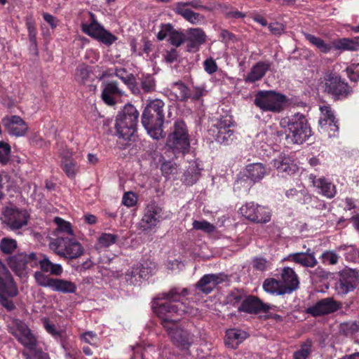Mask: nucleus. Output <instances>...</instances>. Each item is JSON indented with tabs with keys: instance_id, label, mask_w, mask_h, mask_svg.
Returning <instances> with one entry per match:
<instances>
[{
	"instance_id": "1",
	"label": "nucleus",
	"mask_w": 359,
	"mask_h": 359,
	"mask_svg": "<svg viewBox=\"0 0 359 359\" xmlns=\"http://www.w3.org/2000/svg\"><path fill=\"white\" fill-rule=\"evenodd\" d=\"M187 294L186 288H172L168 293L158 295L152 304L154 313L161 320L173 343L182 348L189 347L193 342L192 335L177 325L179 316L183 313H192L183 302Z\"/></svg>"
},
{
	"instance_id": "2",
	"label": "nucleus",
	"mask_w": 359,
	"mask_h": 359,
	"mask_svg": "<svg viewBox=\"0 0 359 359\" xmlns=\"http://www.w3.org/2000/svg\"><path fill=\"white\" fill-rule=\"evenodd\" d=\"M280 125L284 129L287 144H302L311 136V130L306 118L296 114L287 119H283Z\"/></svg>"
},
{
	"instance_id": "3",
	"label": "nucleus",
	"mask_w": 359,
	"mask_h": 359,
	"mask_svg": "<svg viewBox=\"0 0 359 359\" xmlns=\"http://www.w3.org/2000/svg\"><path fill=\"white\" fill-rule=\"evenodd\" d=\"M164 106V102L159 99L151 100L147 105L142 114V123L143 126L148 134L156 140H159L163 137Z\"/></svg>"
},
{
	"instance_id": "4",
	"label": "nucleus",
	"mask_w": 359,
	"mask_h": 359,
	"mask_svg": "<svg viewBox=\"0 0 359 359\" xmlns=\"http://www.w3.org/2000/svg\"><path fill=\"white\" fill-rule=\"evenodd\" d=\"M165 148L175 156H183L189 151L190 136L187 125L182 120L174 122L167 137Z\"/></svg>"
},
{
	"instance_id": "5",
	"label": "nucleus",
	"mask_w": 359,
	"mask_h": 359,
	"mask_svg": "<svg viewBox=\"0 0 359 359\" xmlns=\"http://www.w3.org/2000/svg\"><path fill=\"white\" fill-rule=\"evenodd\" d=\"M138 117L136 108L133 104H126L116 118V135L125 140H130L135 132Z\"/></svg>"
},
{
	"instance_id": "6",
	"label": "nucleus",
	"mask_w": 359,
	"mask_h": 359,
	"mask_svg": "<svg viewBox=\"0 0 359 359\" xmlns=\"http://www.w3.org/2000/svg\"><path fill=\"white\" fill-rule=\"evenodd\" d=\"M49 248L58 256L69 259L81 257L84 251L83 246L78 241L62 236L52 239L49 243Z\"/></svg>"
},
{
	"instance_id": "7",
	"label": "nucleus",
	"mask_w": 359,
	"mask_h": 359,
	"mask_svg": "<svg viewBox=\"0 0 359 359\" xmlns=\"http://www.w3.org/2000/svg\"><path fill=\"white\" fill-rule=\"evenodd\" d=\"M286 101L285 96L273 90H260L254 100L255 104L264 111L279 112Z\"/></svg>"
},
{
	"instance_id": "8",
	"label": "nucleus",
	"mask_w": 359,
	"mask_h": 359,
	"mask_svg": "<svg viewBox=\"0 0 359 359\" xmlns=\"http://www.w3.org/2000/svg\"><path fill=\"white\" fill-rule=\"evenodd\" d=\"M82 31L89 36L97 40L106 46H111L117 40V37L105 29L95 19V15L90 13V21L82 22Z\"/></svg>"
},
{
	"instance_id": "9",
	"label": "nucleus",
	"mask_w": 359,
	"mask_h": 359,
	"mask_svg": "<svg viewBox=\"0 0 359 359\" xmlns=\"http://www.w3.org/2000/svg\"><path fill=\"white\" fill-rule=\"evenodd\" d=\"M154 263L145 261L133 265L123 273L120 278L129 285H139L141 280L148 278L154 273Z\"/></svg>"
},
{
	"instance_id": "10",
	"label": "nucleus",
	"mask_w": 359,
	"mask_h": 359,
	"mask_svg": "<svg viewBox=\"0 0 359 359\" xmlns=\"http://www.w3.org/2000/svg\"><path fill=\"white\" fill-rule=\"evenodd\" d=\"M9 332L25 348L33 351L36 344L35 337L26 324L18 319H13L8 325Z\"/></svg>"
},
{
	"instance_id": "11",
	"label": "nucleus",
	"mask_w": 359,
	"mask_h": 359,
	"mask_svg": "<svg viewBox=\"0 0 359 359\" xmlns=\"http://www.w3.org/2000/svg\"><path fill=\"white\" fill-rule=\"evenodd\" d=\"M233 125L231 116H224L209 130V133L217 142L221 144H229L233 140L234 131L231 129Z\"/></svg>"
},
{
	"instance_id": "12",
	"label": "nucleus",
	"mask_w": 359,
	"mask_h": 359,
	"mask_svg": "<svg viewBox=\"0 0 359 359\" xmlns=\"http://www.w3.org/2000/svg\"><path fill=\"white\" fill-rule=\"evenodd\" d=\"M29 216V213L25 209L15 206L6 207L3 211L2 221L11 229L16 230L27 224Z\"/></svg>"
},
{
	"instance_id": "13",
	"label": "nucleus",
	"mask_w": 359,
	"mask_h": 359,
	"mask_svg": "<svg viewBox=\"0 0 359 359\" xmlns=\"http://www.w3.org/2000/svg\"><path fill=\"white\" fill-rule=\"evenodd\" d=\"M7 263L16 275L22 276L27 273L29 267L32 268L38 265V258L34 252L29 255L21 252L9 257Z\"/></svg>"
},
{
	"instance_id": "14",
	"label": "nucleus",
	"mask_w": 359,
	"mask_h": 359,
	"mask_svg": "<svg viewBox=\"0 0 359 359\" xmlns=\"http://www.w3.org/2000/svg\"><path fill=\"white\" fill-rule=\"evenodd\" d=\"M167 217L168 215L162 208L155 203H150L144 210L140 225L144 231L151 230Z\"/></svg>"
},
{
	"instance_id": "15",
	"label": "nucleus",
	"mask_w": 359,
	"mask_h": 359,
	"mask_svg": "<svg viewBox=\"0 0 359 359\" xmlns=\"http://www.w3.org/2000/svg\"><path fill=\"white\" fill-rule=\"evenodd\" d=\"M239 210L243 217L254 222L267 223L271 220V214L269 208L253 202L246 203Z\"/></svg>"
},
{
	"instance_id": "16",
	"label": "nucleus",
	"mask_w": 359,
	"mask_h": 359,
	"mask_svg": "<svg viewBox=\"0 0 359 359\" xmlns=\"http://www.w3.org/2000/svg\"><path fill=\"white\" fill-rule=\"evenodd\" d=\"M325 81V90L337 99L346 97L352 91L348 83L334 74H328Z\"/></svg>"
},
{
	"instance_id": "17",
	"label": "nucleus",
	"mask_w": 359,
	"mask_h": 359,
	"mask_svg": "<svg viewBox=\"0 0 359 359\" xmlns=\"http://www.w3.org/2000/svg\"><path fill=\"white\" fill-rule=\"evenodd\" d=\"M359 283L357 273L352 269L344 270L339 273V278L335 283L336 292L340 295H345L353 291Z\"/></svg>"
},
{
	"instance_id": "18",
	"label": "nucleus",
	"mask_w": 359,
	"mask_h": 359,
	"mask_svg": "<svg viewBox=\"0 0 359 359\" xmlns=\"http://www.w3.org/2000/svg\"><path fill=\"white\" fill-rule=\"evenodd\" d=\"M18 293V288L10 273L6 274L5 279L0 278V302L8 310H13L15 306L13 302L8 299L5 295L15 297Z\"/></svg>"
},
{
	"instance_id": "19",
	"label": "nucleus",
	"mask_w": 359,
	"mask_h": 359,
	"mask_svg": "<svg viewBox=\"0 0 359 359\" xmlns=\"http://www.w3.org/2000/svg\"><path fill=\"white\" fill-rule=\"evenodd\" d=\"M271 165L282 177L291 175L297 170V166L292 158L288 154L284 153L280 154L276 158H273Z\"/></svg>"
},
{
	"instance_id": "20",
	"label": "nucleus",
	"mask_w": 359,
	"mask_h": 359,
	"mask_svg": "<svg viewBox=\"0 0 359 359\" xmlns=\"http://www.w3.org/2000/svg\"><path fill=\"white\" fill-rule=\"evenodd\" d=\"M320 126L328 133L330 137L335 136V133L338 131L339 126L331 107L328 105L320 106Z\"/></svg>"
},
{
	"instance_id": "21",
	"label": "nucleus",
	"mask_w": 359,
	"mask_h": 359,
	"mask_svg": "<svg viewBox=\"0 0 359 359\" xmlns=\"http://www.w3.org/2000/svg\"><path fill=\"white\" fill-rule=\"evenodd\" d=\"M2 123L10 135L16 137L24 136L28 130L27 123L18 116H6Z\"/></svg>"
},
{
	"instance_id": "22",
	"label": "nucleus",
	"mask_w": 359,
	"mask_h": 359,
	"mask_svg": "<svg viewBox=\"0 0 359 359\" xmlns=\"http://www.w3.org/2000/svg\"><path fill=\"white\" fill-rule=\"evenodd\" d=\"M339 309V304L332 298H325L308 309V312L314 316L333 313Z\"/></svg>"
},
{
	"instance_id": "23",
	"label": "nucleus",
	"mask_w": 359,
	"mask_h": 359,
	"mask_svg": "<svg viewBox=\"0 0 359 359\" xmlns=\"http://www.w3.org/2000/svg\"><path fill=\"white\" fill-rule=\"evenodd\" d=\"M285 259L306 268H313L318 264L315 253L310 248H308L306 252L290 254Z\"/></svg>"
},
{
	"instance_id": "24",
	"label": "nucleus",
	"mask_w": 359,
	"mask_h": 359,
	"mask_svg": "<svg viewBox=\"0 0 359 359\" xmlns=\"http://www.w3.org/2000/svg\"><path fill=\"white\" fill-rule=\"evenodd\" d=\"M281 286L283 287V292L291 293L299 286V279L294 271L290 267H285L282 269L280 279L279 280Z\"/></svg>"
},
{
	"instance_id": "25",
	"label": "nucleus",
	"mask_w": 359,
	"mask_h": 359,
	"mask_svg": "<svg viewBox=\"0 0 359 359\" xmlns=\"http://www.w3.org/2000/svg\"><path fill=\"white\" fill-rule=\"evenodd\" d=\"M123 94L124 92L118 87L117 83L111 81L104 85L102 97L106 104L111 106L115 104Z\"/></svg>"
},
{
	"instance_id": "26",
	"label": "nucleus",
	"mask_w": 359,
	"mask_h": 359,
	"mask_svg": "<svg viewBox=\"0 0 359 359\" xmlns=\"http://www.w3.org/2000/svg\"><path fill=\"white\" fill-rule=\"evenodd\" d=\"M271 63L269 61H259L253 65L244 78L246 83H254L261 80L270 69Z\"/></svg>"
},
{
	"instance_id": "27",
	"label": "nucleus",
	"mask_w": 359,
	"mask_h": 359,
	"mask_svg": "<svg viewBox=\"0 0 359 359\" xmlns=\"http://www.w3.org/2000/svg\"><path fill=\"white\" fill-rule=\"evenodd\" d=\"M224 280V276L221 274H206L198 282L197 288L205 294H209Z\"/></svg>"
},
{
	"instance_id": "28",
	"label": "nucleus",
	"mask_w": 359,
	"mask_h": 359,
	"mask_svg": "<svg viewBox=\"0 0 359 359\" xmlns=\"http://www.w3.org/2000/svg\"><path fill=\"white\" fill-rule=\"evenodd\" d=\"M266 174L264 165L260 163H251L246 166L245 175L253 182L262 180Z\"/></svg>"
},
{
	"instance_id": "29",
	"label": "nucleus",
	"mask_w": 359,
	"mask_h": 359,
	"mask_svg": "<svg viewBox=\"0 0 359 359\" xmlns=\"http://www.w3.org/2000/svg\"><path fill=\"white\" fill-rule=\"evenodd\" d=\"M247 337L248 334L245 331L231 329L226 332L225 344L229 348H236Z\"/></svg>"
},
{
	"instance_id": "30",
	"label": "nucleus",
	"mask_w": 359,
	"mask_h": 359,
	"mask_svg": "<svg viewBox=\"0 0 359 359\" xmlns=\"http://www.w3.org/2000/svg\"><path fill=\"white\" fill-rule=\"evenodd\" d=\"M186 41L189 50L194 48L198 49L205 41V33L199 28L190 29L188 31Z\"/></svg>"
},
{
	"instance_id": "31",
	"label": "nucleus",
	"mask_w": 359,
	"mask_h": 359,
	"mask_svg": "<svg viewBox=\"0 0 359 359\" xmlns=\"http://www.w3.org/2000/svg\"><path fill=\"white\" fill-rule=\"evenodd\" d=\"M314 187L320 190V193L328 198H333L337 193L335 186L324 177L313 180Z\"/></svg>"
},
{
	"instance_id": "32",
	"label": "nucleus",
	"mask_w": 359,
	"mask_h": 359,
	"mask_svg": "<svg viewBox=\"0 0 359 359\" xmlns=\"http://www.w3.org/2000/svg\"><path fill=\"white\" fill-rule=\"evenodd\" d=\"M50 289L53 291L61 293H74L76 290V285L74 283L60 278H53Z\"/></svg>"
},
{
	"instance_id": "33",
	"label": "nucleus",
	"mask_w": 359,
	"mask_h": 359,
	"mask_svg": "<svg viewBox=\"0 0 359 359\" xmlns=\"http://www.w3.org/2000/svg\"><path fill=\"white\" fill-rule=\"evenodd\" d=\"M264 309L263 304L255 297H248L243 300L239 311L247 313H257Z\"/></svg>"
},
{
	"instance_id": "34",
	"label": "nucleus",
	"mask_w": 359,
	"mask_h": 359,
	"mask_svg": "<svg viewBox=\"0 0 359 359\" xmlns=\"http://www.w3.org/2000/svg\"><path fill=\"white\" fill-rule=\"evenodd\" d=\"M333 48L341 51H355L359 49V43L355 39L343 38L332 41Z\"/></svg>"
},
{
	"instance_id": "35",
	"label": "nucleus",
	"mask_w": 359,
	"mask_h": 359,
	"mask_svg": "<svg viewBox=\"0 0 359 359\" xmlns=\"http://www.w3.org/2000/svg\"><path fill=\"white\" fill-rule=\"evenodd\" d=\"M281 135H283L279 131L275 132L271 128H269L257 135L255 142L257 143L264 142L266 144H271L274 142L273 138L276 139L275 141L276 142L277 137Z\"/></svg>"
},
{
	"instance_id": "36",
	"label": "nucleus",
	"mask_w": 359,
	"mask_h": 359,
	"mask_svg": "<svg viewBox=\"0 0 359 359\" xmlns=\"http://www.w3.org/2000/svg\"><path fill=\"white\" fill-rule=\"evenodd\" d=\"M38 264H40L41 269L52 275L60 276L63 271L62 267L60 264H54L45 257L43 259L39 260Z\"/></svg>"
},
{
	"instance_id": "37",
	"label": "nucleus",
	"mask_w": 359,
	"mask_h": 359,
	"mask_svg": "<svg viewBox=\"0 0 359 359\" xmlns=\"http://www.w3.org/2000/svg\"><path fill=\"white\" fill-rule=\"evenodd\" d=\"M200 174V169L197 163L191 162L184 173V182L188 185H192L198 181Z\"/></svg>"
},
{
	"instance_id": "38",
	"label": "nucleus",
	"mask_w": 359,
	"mask_h": 359,
	"mask_svg": "<svg viewBox=\"0 0 359 359\" xmlns=\"http://www.w3.org/2000/svg\"><path fill=\"white\" fill-rule=\"evenodd\" d=\"M304 35L305 39L309 41L310 43L323 53H328L333 48L332 43H327L319 37L308 33H304Z\"/></svg>"
},
{
	"instance_id": "39",
	"label": "nucleus",
	"mask_w": 359,
	"mask_h": 359,
	"mask_svg": "<svg viewBox=\"0 0 359 359\" xmlns=\"http://www.w3.org/2000/svg\"><path fill=\"white\" fill-rule=\"evenodd\" d=\"M170 90L175 98L182 101L189 98V90L182 81L175 82L170 86Z\"/></svg>"
},
{
	"instance_id": "40",
	"label": "nucleus",
	"mask_w": 359,
	"mask_h": 359,
	"mask_svg": "<svg viewBox=\"0 0 359 359\" xmlns=\"http://www.w3.org/2000/svg\"><path fill=\"white\" fill-rule=\"evenodd\" d=\"M263 288L266 292L270 294H287L286 292H283V287L281 286L280 281L274 278H269L265 280L263 284Z\"/></svg>"
},
{
	"instance_id": "41",
	"label": "nucleus",
	"mask_w": 359,
	"mask_h": 359,
	"mask_svg": "<svg viewBox=\"0 0 359 359\" xmlns=\"http://www.w3.org/2000/svg\"><path fill=\"white\" fill-rule=\"evenodd\" d=\"M339 251H345V258L347 261L355 262L359 258V248L353 245H341L337 247Z\"/></svg>"
},
{
	"instance_id": "42",
	"label": "nucleus",
	"mask_w": 359,
	"mask_h": 359,
	"mask_svg": "<svg viewBox=\"0 0 359 359\" xmlns=\"http://www.w3.org/2000/svg\"><path fill=\"white\" fill-rule=\"evenodd\" d=\"M17 242L15 240L10 238H4L0 242V249L4 254H11L17 248Z\"/></svg>"
},
{
	"instance_id": "43",
	"label": "nucleus",
	"mask_w": 359,
	"mask_h": 359,
	"mask_svg": "<svg viewBox=\"0 0 359 359\" xmlns=\"http://www.w3.org/2000/svg\"><path fill=\"white\" fill-rule=\"evenodd\" d=\"M320 259L323 264L335 265L338 263L339 256L334 251H325L320 256Z\"/></svg>"
},
{
	"instance_id": "44",
	"label": "nucleus",
	"mask_w": 359,
	"mask_h": 359,
	"mask_svg": "<svg viewBox=\"0 0 359 359\" xmlns=\"http://www.w3.org/2000/svg\"><path fill=\"white\" fill-rule=\"evenodd\" d=\"M62 166L66 175L70 178L74 177L79 170V166L72 160L62 161Z\"/></svg>"
},
{
	"instance_id": "45",
	"label": "nucleus",
	"mask_w": 359,
	"mask_h": 359,
	"mask_svg": "<svg viewBox=\"0 0 359 359\" xmlns=\"http://www.w3.org/2000/svg\"><path fill=\"white\" fill-rule=\"evenodd\" d=\"M311 346L310 340L302 344L300 349L294 353V359H306L311 353Z\"/></svg>"
},
{
	"instance_id": "46",
	"label": "nucleus",
	"mask_w": 359,
	"mask_h": 359,
	"mask_svg": "<svg viewBox=\"0 0 359 359\" xmlns=\"http://www.w3.org/2000/svg\"><path fill=\"white\" fill-rule=\"evenodd\" d=\"M11 146L4 142L0 141V163L6 165L10 161L11 156Z\"/></svg>"
},
{
	"instance_id": "47",
	"label": "nucleus",
	"mask_w": 359,
	"mask_h": 359,
	"mask_svg": "<svg viewBox=\"0 0 359 359\" xmlns=\"http://www.w3.org/2000/svg\"><path fill=\"white\" fill-rule=\"evenodd\" d=\"M141 80L142 89L145 93H149L154 90L155 89V80L151 75H142Z\"/></svg>"
},
{
	"instance_id": "48",
	"label": "nucleus",
	"mask_w": 359,
	"mask_h": 359,
	"mask_svg": "<svg viewBox=\"0 0 359 359\" xmlns=\"http://www.w3.org/2000/svg\"><path fill=\"white\" fill-rule=\"evenodd\" d=\"M54 221L55 223L57 224V229L59 231L67 233L70 236L74 235L72 225L69 222L65 221L63 219L60 217H55Z\"/></svg>"
},
{
	"instance_id": "49",
	"label": "nucleus",
	"mask_w": 359,
	"mask_h": 359,
	"mask_svg": "<svg viewBox=\"0 0 359 359\" xmlns=\"http://www.w3.org/2000/svg\"><path fill=\"white\" fill-rule=\"evenodd\" d=\"M118 236L112 233H102L98 238V245L100 247L107 248L116 243Z\"/></svg>"
},
{
	"instance_id": "50",
	"label": "nucleus",
	"mask_w": 359,
	"mask_h": 359,
	"mask_svg": "<svg viewBox=\"0 0 359 359\" xmlns=\"http://www.w3.org/2000/svg\"><path fill=\"white\" fill-rule=\"evenodd\" d=\"M340 330L346 335H352L359 331V323L355 321L342 323Z\"/></svg>"
},
{
	"instance_id": "51",
	"label": "nucleus",
	"mask_w": 359,
	"mask_h": 359,
	"mask_svg": "<svg viewBox=\"0 0 359 359\" xmlns=\"http://www.w3.org/2000/svg\"><path fill=\"white\" fill-rule=\"evenodd\" d=\"M245 297L244 292L242 290H233L226 297L227 302L229 304L236 305L242 303Z\"/></svg>"
},
{
	"instance_id": "52",
	"label": "nucleus",
	"mask_w": 359,
	"mask_h": 359,
	"mask_svg": "<svg viewBox=\"0 0 359 359\" xmlns=\"http://www.w3.org/2000/svg\"><path fill=\"white\" fill-rule=\"evenodd\" d=\"M193 227L196 230H201L206 233H211L215 231V226L210 222L203 221H194L193 222Z\"/></svg>"
},
{
	"instance_id": "53",
	"label": "nucleus",
	"mask_w": 359,
	"mask_h": 359,
	"mask_svg": "<svg viewBox=\"0 0 359 359\" xmlns=\"http://www.w3.org/2000/svg\"><path fill=\"white\" fill-rule=\"evenodd\" d=\"M137 203V196L133 191L126 192L122 198V203L128 207L131 208L135 206Z\"/></svg>"
},
{
	"instance_id": "54",
	"label": "nucleus",
	"mask_w": 359,
	"mask_h": 359,
	"mask_svg": "<svg viewBox=\"0 0 359 359\" xmlns=\"http://www.w3.org/2000/svg\"><path fill=\"white\" fill-rule=\"evenodd\" d=\"M89 70L85 66H79L76 69L75 79L80 83H86L88 78L89 77Z\"/></svg>"
},
{
	"instance_id": "55",
	"label": "nucleus",
	"mask_w": 359,
	"mask_h": 359,
	"mask_svg": "<svg viewBox=\"0 0 359 359\" xmlns=\"http://www.w3.org/2000/svg\"><path fill=\"white\" fill-rule=\"evenodd\" d=\"M34 278L39 285L50 288L53 278L45 276L41 271L35 272Z\"/></svg>"
},
{
	"instance_id": "56",
	"label": "nucleus",
	"mask_w": 359,
	"mask_h": 359,
	"mask_svg": "<svg viewBox=\"0 0 359 359\" xmlns=\"http://www.w3.org/2000/svg\"><path fill=\"white\" fill-rule=\"evenodd\" d=\"M346 72L351 81H358L359 79V63L350 65L346 67Z\"/></svg>"
},
{
	"instance_id": "57",
	"label": "nucleus",
	"mask_w": 359,
	"mask_h": 359,
	"mask_svg": "<svg viewBox=\"0 0 359 359\" xmlns=\"http://www.w3.org/2000/svg\"><path fill=\"white\" fill-rule=\"evenodd\" d=\"M270 266V262L262 257H256L253 260V267L257 270L264 271L269 269Z\"/></svg>"
},
{
	"instance_id": "58",
	"label": "nucleus",
	"mask_w": 359,
	"mask_h": 359,
	"mask_svg": "<svg viewBox=\"0 0 359 359\" xmlns=\"http://www.w3.org/2000/svg\"><path fill=\"white\" fill-rule=\"evenodd\" d=\"M203 68L208 74H212L218 70L217 62L212 57H209L203 62Z\"/></svg>"
},
{
	"instance_id": "59",
	"label": "nucleus",
	"mask_w": 359,
	"mask_h": 359,
	"mask_svg": "<svg viewBox=\"0 0 359 359\" xmlns=\"http://www.w3.org/2000/svg\"><path fill=\"white\" fill-rule=\"evenodd\" d=\"M168 41L171 44L175 46H180L184 41V36L182 33L173 29L170 35Z\"/></svg>"
},
{
	"instance_id": "60",
	"label": "nucleus",
	"mask_w": 359,
	"mask_h": 359,
	"mask_svg": "<svg viewBox=\"0 0 359 359\" xmlns=\"http://www.w3.org/2000/svg\"><path fill=\"white\" fill-rule=\"evenodd\" d=\"M310 276L312 278L327 279L330 276V273L321 266H318L314 270L310 271Z\"/></svg>"
},
{
	"instance_id": "61",
	"label": "nucleus",
	"mask_w": 359,
	"mask_h": 359,
	"mask_svg": "<svg viewBox=\"0 0 359 359\" xmlns=\"http://www.w3.org/2000/svg\"><path fill=\"white\" fill-rule=\"evenodd\" d=\"M26 26L28 30V35L31 42L36 43V28L34 21L32 18H27Z\"/></svg>"
},
{
	"instance_id": "62",
	"label": "nucleus",
	"mask_w": 359,
	"mask_h": 359,
	"mask_svg": "<svg viewBox=\"0 0 359 359\" xmlns=\"http://www.w3.org/2000/svg\"><path fill=\"white\" fill-rule=\"evenodd\" d=\"M172 30L173 28L170 24L163 25L161 27V29L157 33L158 39L163 40L165 38H168V39Z\"/></svg>"
},
{
	"instance_id": "63",
	"label": "nucleus",
	"mask_w": 359,
	"mask_h": 359,
	"mask_svg": "<svg viewBox=\"0 0 359 359\" xmlns=\"http://www.w3.org/2000/svg\"><path fill=\"white\" fill-rule=\"evenodd\" d=\"M175 11L184 18L191 12V9L185 2H178L176 4Z\"/></svg>"
},
{
	"instance_id": "64",
	"label": "nucleus",
	"mask_w": 359,
	"mask_h": 359,
	"mask_svg": "<svg viewBox=\"0 0 359 359\" xmlns=\"http://www.w3.org/2000/svg\"><path fill=\"white\" fill-rule=\"evenodd\" d=\"M22 355L25 359H49L48 354L41 351H34L32 355L23 351Z\"/></svg>"
}]
</instances>
